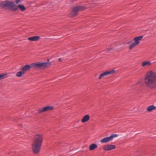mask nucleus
Returning a JSON list of instances; mask_svg holds the SVG:
<instances>
[{"label": "nucleus", "mask_w": 156, "mask_h": 156, "mask_svg": "<svg viewBox=\"0 0 156 156\" xmlns=\"http://www.w3.org/2000/svg\"><path fill=\"white\" fill-rule=\"evenodd\" d=\"M144 82L146 85L151 88L156 87V74L152 71H148L145 76Z\"/></svg>", "instance_id": "nucleus-1"}, {"label": "nucleus", "mask_w": 156, "mask_h": 156, "mask_svg": "<svg viewBox=\"0 0 156 156\" xmlns=\"http://www.w3.org/2000/svg\"><path fill=\"white\" fill-rule=\"evenodd\" d=\"M50 65V63L48 62H38L36 63H33L31 66L29 65H26L22 68L21 70L25 74L27 71L30 70L31 66L34 67L35 69H37L41 67L45 68L48 67Z\"/></svg>", "instance_id": "nucleus-2"}, {"label": "nucleus", "mask_w": 156, "mask_h": 156, "mask_svg": "<svg viewBox=\"0 0 156 156\" xmlns=\"http://www.w3.org/2000/svg\"><path fill=\"white\" fill-rule=\"evenodd\" d=\"M14 2L8 1H2L0 3V7L2 8H10L12 10Z\"/></svg>", "instance_id": "nucleus-3"}, {"label": "nucleus", "mask_w": 156, "mask_h": 156, "mask_svg": "<svg viewBox=\"0 0 156 156\" xmlns=\"http://www.w3.org/2000/svg\"><path fill=\"white\" fill-rule=\"evenodd\" d=\"M84 9V7L82 6H77L74 8L71 12L70 16L73 17L76 15L79 11L82 10Z\"/></svg>", "instance_id": "nucleus-4"}, {"label": "nucleus", "mask_w": 156, "mask_h": 156, "mask_svg": "<svg viewBox=\"0 0 156 156\" xmlns=\"http://www.w3.org/2000/svg\"><path fill=\"white\" fill-rule=\"evenodd\" d=\"M118 135L116 134H113L110 136L108 137H105L101 140V142L102 143H106L109 141L112 140L114 137H116Z\"/></svg>", "instance_id": "nucleus-5"}, {"label": "nucleus", "mask_w": 156, "mask_h": 156, "mask_svg": "<svg viewBox=\"0 0 156 156\" xmlns=\"http://www.w3.org/2000/svg\"><path fill=\"white\" fill-rule=\"evenodd\" d=\"M43 138L41 135H37L35 136L33 143L41 145L42 142Z\"/></svg>", "instance_id": "nucleus-6"}, {"label": "nucleus", "mask_w": 156, "mask_h": 156, "mask_svg": "<svg viewBox=\"0 0 156 156\" xmlns=\"http://www.w3.org/2000/svg\"><path fill=\"white\" fill-rule=\"evenodd\" d=\"M41 145L33 143L32 144V149L34 153H38L40 151Z\"/></svg>", "instance_id": "nucleus-7"}, {"label": "nucleus", "mask_w": 156, "mask_h": 156, "mask_svg": "<svg viewBox=\"0 0 156 156\" xmlns=\"http://www.w3.org/2000/svg\"><path fill=\"white\" fill-rule=\"evenodd\" d=\"M19 9L22 11H24L26 10V8L24 5H20L17 6L15 5L14 2L12 10L14 11H16L18 10Z\"/></svg>", "instance_id": "nucleus-8"}, {"label": "nucleus", "mask_w": 156, "mask_h": 156, "mask_svg": "<svg viewBox=\"0 0 156 156\" xmlns=\"http://www.w3.org/2000/svg\"><path fill=\"white\" fill-rule=\"evenodd\" d=\"M115 71L114 70H111L105 72L100 75L99 77V79L100 80L102 77L105 76L113 74L115 73Z\"/></svg>", "instance_id": "nucleus-9"}, {"label": "nucleus", "mask_w": 156, "mask_h": 156, "mask_svg": "<svg viewBox=\"0 0 156 156\" xmlns=\"http://www.w3.org/2000/svg\"><path fill=\"white\" fill-rule=\"evenodd\" d=\"M52 106H47L41 108H40L38 110V113H42L43 112L51 110L53 109Z\"/></svg>", "instance_id": "nucleus-10"}, {"label": "nucleus", "mask_w": 156, "mask_h": 156, "mask_svg": "<svg viewBox=\"0 0 156 156\" xmlns=\"http://www.w3.org/2000/svg\"><path fill=\"white\" fill-rule=\"evenodd\" d=\"M115 145H107L103 147V149L105 151H110L115 148Z\"/></svg>", "instance_id": "nucleus-11"}, {"label": "nucleus", "mask_w": 156, "mask_h": 156, "mask_svg": "<svg viewBox=\"0 0 156 156\" xmlns=\"http://www.w3.org/2000/svg\"><path fill=\"white\" fill-rule=\"evenodd\" d=\"M143 38V36H140L135 37L134 40L135 41L134 43H135L137 45H138L140 43V41Z\"/></svg>", "instance_id": "nucleus-12"}, {"label": "nucleus", "mask_w": 156, "mask_h": 156, "mask_svg": "<svg viewBox=\"0 0 156 156\" xmlns=\"http://www.w3.org/2000/svg\"><path fill=\"white\" fill-rule=\"evenodd\" d=\"M90 117L89 115H87L84 116L81 122L83 123H85L87 122L90 119Z\"/></svg>", "instance_id": "nucleus-13"}, {"label": "nucleus", "mask_w": 156, "mask_h": 156, "mask_svg": "<svg viewBox=\"0 0 156 156\" xmlns=\"http://www.w3.org/2000/svg\"><path fill=\"white\" fill-rule=\"evenodd\" d=\"M40 37L39 36H35L32 37H29L28 40L31 41H36L39 39Z\"/></svg>", "instance_id": "nucleus-14"}, {"label": "nucleus", "mask_w": 156, "mask_h": 156, "mask_svg": "<svg viewBox=\"0 0 156 156\" xmlns=\"http://www.w3.org/2000/svg\"><path fill=\"white\" fill-rule=\"evenodd\" d=\"M151 62L150 61H144L142 62V66L145 67L151 65Z\"/></svg>", "instance_id": "nucleus-15"}, {"label": "nucleus", "mask_w": 156, "mask_h": 156, "mask_svg": "<svg viewBox=\"0 0 156 156\" xmlns=\"http://www.w3.org/2000/svg\"><path fill=\"white\" fill-rule=\"evenodd\" d=\"M156 108V107L153 105L150 106L147 108V111L148 112H152L153 110Z\"/></svg>", "instance_id": "nucleus-16"}, {"label": "nucleus", "mask_w": 156, "mask_h": 156, "mask_svg": "<svg viewBox=\"0 0 156 156\" xmlns=\"http://www.w3.org/2000/svg\"><path fill=\"white\" fill-rule=\"evenodd\" d=\"M97 147V145L96 144H93L91 145L89 147V149L90 151H92Z\"/></svg>", "instance_id": "nucleus-17"}, {"label": "nucleus", "mask_w": 156, "mask_h": 156, "mask_svg": "<svg viewBox=\"0 0 156 156\" xmlns=\"http://www.w3.org/2000/svg\"><path fill=\"white\" fill-rule=\"evenodd\" d=\"M24 73H23L22 71L17 72L16 74V76L17 77H21L24 74Z\"/></svg>", "instance_id": "nucleus-18"}, {"label": "nucleus", "mask_w": 156, "mask_h": 156, "mask_svg": "<svg viewBox=\"0 0 156 156\" xmlns=\"http://www.w3.org/2000/svg\"><path fill=\"white\" fill-rule=\"evenodd\" d=\"M137 45L134 42L130 44L129 46V49L130 50L132 49L133 48Z\"/></svg>", "instance_id": "nucleus-19"}, {"label": "nucleus", "mask_w": 156, "mask_h": 156, "mask_svg": "<svg viewBox=\"0 0 156 156\" xmlns=\"http://www.w3.org/2000/svg\"><path fill=\"white\" fill-rule=\"evenodd\" d=\"M115 49H116L115 48H114L113 47L111 46V47L110 48H107V50L108 51L112 50H114Z\"/></svg>", "instance_id": "nucleus-20"}, {"label": "nucleus", "mask_w": 156, "mask_h": 156, "mask_svg": "<svg viewBox=\"0 0 156 156\" xmlns=\"http://www.w3.org/2000/svg\"><path fill=\"white\" fill-rule=\"evenodd\" d=\"M142 80V79H141L138 82V83L140 85H141L143 83Z\"/></svg>", "instance_id": "nucleus-21"}, {"label": "nucleus", "mask_w": 156, "mask_h": 156, "mask_svg": "<svg viewBox=\"0 0 156 156\" xmlns=\"http://www.w3.org/2000/svg\"><path fill=\"white\" fill-rule=\"evenodd\" d=\"M5 75L3 74L0 75V80L3 79Z\"/></svg>", "instance_id": "nucleus-22"}, {"label": "nucleus", "mask_w": 156, "mask_h": 156, "mask_svg": "<svg viewBox=\"0 0 156 156\" xmlns=\"http://www.w3.org/2000/svg\"><path fill=\"white\" fill-rule=\"evenodd\" d=\"M20 2V0H16V4H18Z\"/></svg>", "instance_id": "nucleus-23"}, {"label": "nucleus", "mask_w": 156, "mask_h": 156, "mask_svg": "<svg viewBox=\"0 0 156 156\" xmlns=\"http://www.w3.org/2000/svg\"><path fill=\"white\" fill-rule=\"evenodd\" d=\"M58 60L60 61H62V59L61 58H58Z\"/></svg>", "instance_id": "nucleus-24"}, {"label": "nucleus", "mask_w": 156, "mask_h": 156, "mask_svg": "<svg viewBox=\"0 0 156 156\" xmlns=\"http://www.w3.org/2000/svg\"><path fill=\"white\" fill-rule=\"evenodd\" d=\"M120 50H117V51H120Z\"/></svg>", "instance_id": "nucleus-25"}, {"label": "nucleus", "mask_w": 156, "mask_h": 156, "mask_svg": "<svg viewBox=\"0 0 156 156\" xmlns=\"http://www.w3.org/2000/svg\"><path fill=\"white\" fill-rule=\"evenodd\" d=\"M48 61H49V59H48Z\"/></svg>", "instance_id": "nucleus-26"}]
</instances>
